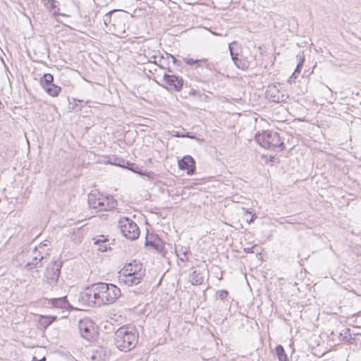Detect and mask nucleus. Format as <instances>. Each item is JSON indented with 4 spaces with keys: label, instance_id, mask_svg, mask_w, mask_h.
<instances>
[{
    "label": "nucleus",
    "instance_id": "f257e3e1",
    "mask_svg": "<svg viewBox=\"0 0 361 361\" xmlns=\"http://www.w3.org/2000/svg\"><path fill=\"white\" fill-rule=\"evenodd\" d=\"M118 282L128 286H135L133 290L136 294H143L146 289L142 286H138L142 283L145 275V270L142 269V264L134 260L126 265L120 271Z\"/></svg>",
    "mask_w": 361,
    "mask_h": 361
},
{
    "label": "nucleus",
    "instance_id": "f03ea898",
    "mask_svg": "<svg viewBox=\"0 0 361 361\" xmlns=\"http://www.w3.org/2000/svg\"><path fill=\"white\" fill-rule=\"evenodd\" d=\"M138 342V332L134 326H121L115 332V345L121 351L133 349Z\"/></svg>",
    "mask_w": 361,
    "mask_h": 361
},
{
    "label": "nucleus",
    "instance_id": "7ed1b4c3",
    "mask_svg": "<svg viewBox=\"0 0 361 361\" xmlns=\"http://www.w3.org/2000/svg\"><path fill=\"white\" fill-rule=\"evenodd\" d=\"M255 141L263 148L274 152H281L285 149L283 140L280 137L279 133L271 130H264L256 133Z\"/></svg>",
    "mask_w": 361,
    "mask_h": 361
},
{
    "label": "nucleus",
    "instance_id": "20e7f679",
    "mask_svg": "<svg viewBox=\"0 0 361 361\" xmlns=\"http://www.w3.org/2000/svg\"><path fill=\"white\" fill-rule=\"evenodd\" d=\"M87 202L92 209L98 211L112 210L117 206V201L112 195H104L97 190L89 193Z\"/></svg>",
    "mask_w": 361,
    "mask_h": 361
},
{
    "label": "nucleus",
    "instance_id": "39448f33",
    "mask_svg": "<svg viewBox=\"0 0 361 361\" xmlns=\"http://www.w3.org/2000/svg\"><path fill=\"white\" fill-rule=\"evenodd\" d=\"M104 23L107 29L114 35H123L126 32V16L121 15L118 11L112 10L107 12L104 16Z\"/></svg>",
    "mask_w": 361,
    "mask_h": 361
},
{
    "label": "nucleus",
    "instance_id": "423d86ee",
    "mask_svg": "<svg viewBox=\"0 0 361 361\" xmlns=\"http://www.w3.org/2000/svg\"><path fill=\"white\" fill-rule=\"evenodd\" d=\"M78 302L85 307H94L104 305L101 301V295L98 289L97 283L88 286L80 293L78 296Z\"/></svg>",
    "mask_w": 361,
    "mask_h": 361
},
{
    "label": "nucleus",
    "instance_id": "0eeeda50",
    "mask_svg": "<svg viewBox=\"0 0 361 361\" xmlns=\"http://www.w3.org/2000/svg\"><path fill=\"white\" fill-rule=\"evenodd\" d=\"M36 247L32 250L24 248L20 252L17 254L16 260L23 261L25 263L24 268L27 270H31L36 267H42V261L44 257L41 255L40 252L38 255H33L32 254H36Z\"/></svg>",
    "mask_w": 361,
    "mask_h": 361
},
{
    "label": "nucleus",
    "instance_id": "6e6552de",
    "mask_svg": "<svg viewBox=\"0 0 361 361\" xmlns=\"http://www.w3.org/2000/svg\"><path fill=\"white\" fill-rule=\"evenodd\" d=\"M97 283L101 295V301L104 302V305L111 304L121 296V290L116 286L103 282Z\"/></svg>",
    "mask_w": 361,
    "mask_h": 361
},
{
    "label": "nucleus",
    "instance_id": "1a4fd4ad",
    "mask_svg": "<svg viewBox=\"0 0 361 361\" xmlns=\"http://www.w3.org/2000/svg\"><path fill=\"white\" fill-rule=\"evenodd\" d=\"M62 264V262L60 260H54L47 265L44 274V283H46L51 287L57 285L61 274Z\"/></svg>",
    "mask_w": 361,
    "mask_h": 361
},
{
    "label": "nucleus",
    "instance_id": "9d476101",
    "mask_svg": "<svg viewBox=\"0 0 361 361\" xmlns=\"http://www.w3.org/2000/svg\"><path fill=\"white\" fill-rule=\"evenodd\" d=\"M118 226L123 235L126 238L134 240L140 235V228L130 218L124 217L119 220Z\"/></svg>",
    "mask_w": 361,
    "mask_h": 361
},
{
    "label": "nucleus",
    "instance_id": "9b49d317",
    "mask_svg": "<svg viewBox=\"0 0 361 361\" xmlns=\"http://www.w3.org/2000/svg\"><path fill=\"white\" fill-rule=\"evenodd\" d=\"M78 329L81 336L89 341L95 340L97 336L94 323L88 318L81 319L79 321Z\"/></svg>",
    "mask_w": 361,
    "mask_h": 361
},
{
    "label": "nucleus",
    "instance_id": "f8f14e48",
    "mask_svg": "<svg viewBox=\"0 0 361 361\" xmlns=\"http://www.w3.org/2000/svg\"><path fill=\"white\" fill-rule=\"evenodd\" d=\"M162 86L170 92H180L183 88L184 80L181 76L164 73Z\"/></svg>",
    "mask_w": 361,
    "mask_h": 361
},
{
    "label": "nucleus",
    "instance_id": "ddd939ff",
    "mask_svg": "<svg viewBox=\"0 0 361 361\" xmlns=\"http://www.w3.org/2000/svg\"><path fill=\"white\" fill-rule=\"evenodd\" d=\"M230 54L235 65L240 69L245 71L250 67V61L247 58L245 57L242 54L238 52V44L233 42L228 46Z\"/></svg>",
    "mask_w": 361,
    "mask_h": 361
},
{
    "label": "nucleus",
    "instance_id": "4468645a",
    "mask_svg": "<svg viewBox=\"0 0 361 361\" xmlns=\"http://www.w3.org/2000/svg\"><path fill=\"white\" fill-rule=\"evenodd\" d=\"M183 61L187 65L195 66L194 75L197 81L205 82L208 80V76L200 73V71H203V65L201 64V59H193L191 58L185 57L183 59Z\"/></svg>",
    "mask_w": 361,
    "mask_h": 361
},
{
    "label": "nucleus",
    "instance_id": "2eb2a0df",
    "mask_svg": "<svg viewBox=\"0 0 361 361\" xmlns=\"http://www.w3.org/2000/svg\"><path fill=\"white\" fill-rule=\"evenodd\" d=\"M265 94L270 102L274 103L284 102L288 98V96L280 92L275 85H269Z\"/></svg>",
    "mask_w": 361,
    "mask_h": 361
},
{
    "label": "nucleus",
    "instance_id": "dca6fc26",
    "mask_svg": "<svg viewBox=\"0 0 361 361\" xmlns=\"http://www.w3.org/2000/svg\"><path fill=\"white\" fill-rule=\"evenodd\" d=\"M145 245L151 246L162 255H165L164 243L157 235H152L150 237L147 236Z\"/></svg>",
    "mask_w": 361,
    "mask_h": 361
},
{
    "label": "nucleus",
    "instance_id": "f3484780",
    "mask_svg": "<svg viewBox=\"0 0 361 361\" xmlns=\"http://www.w3.org/2000/svg\"><path fill=\"white\" fill-rule=\"evenodd\" d=\"M178 166L181 170H187L188 175H192L195 171V161L191 156L186 155L178 161Z\"/></svg>",
    "mask_w": 361,
    "mask_h": 361
},
{
    "label": "nucleus",
    "instance_id": "a211bd4d",
    "mask_svg": "<svg viewBox=\"0 0 361 361\" xmlns=\"http://www.w3.org/2000/svg\"><path fill=\"white\" fill-rule=\"evenodd\" d=\"M180 92L181 93L180 97L184 99H187L189 97L192 96L198 99H202V97L205 96L204 94L197 91L194 87H191L190 85H188V84L185 82L183 88Z\"/></svg>",
    "mask_w": 361,
    "mask_h": 361
},
{
    "label": "nucleus",
    "instance_id": "6ab92c4d",
    "mask_svg": "<svg viewBox=\"0 0 361 361\" xmlns=\"http://www.w3.org/2000/svg\"><path fill=\"white\" fill-rule=\"evenodd\" d=\"M49 305H51L53 307L61 309L72 310L73 306L69 303L67 297H61L56 298H51L49 300Z\"/></svg>",
    "mask_w": 361,
    "mask_h": 361
},
{
    "label": "nucleus",
    "instance_id": "aec40b11",
    "mask_svg": "<svg viewBox=\"0 0 361 361\" xmlns=\"http://www.w3.org/2000/svg\"><path fill=\"white\" fill-rule=\"evenodd\" d=\"M297 57L299 59V62L290 77L289 78L288 82L289 83L294 82L295 80L298 78V75L301 72L302 67L303 66V63L305 61V56L303 53L302 54H299Z\"/></svg>",
    "mask_w": 361,
    "mask_h": 361
},
{
    "label": "nucleus",
    "instance_id": "412c9836",
    "mask_svg": "<svg viewBox=\"0 0 361 361\" xmlns=\"http://www.w3.org/2000/svg\"><path fill=\"white\" fill-rule=\"evenodd\" d=\"M56 0H47V2L45 3V5L47 6V9L51 13L52 16L56 18L59 16H65V14L59 13V8L56 5Z\"/></svg>",
    "mask_w": 361,
    "mask_h": 361
},
{
    "label": "nucleus",
    "instance_id": "4be33fe9",
    "mask_svg": "<svg viewBox=\"0 0 361 361\" xmlns=\"http://www.w3.org/2000/svg\"><path fill=\"white\" fill-rule=\"evenodd\" d=\"M190 280L192 285L198 286L201 285L203 283L204 277L201 273L195 270L190 275Z\"/></svg>",
    "mask_w": 361,
    "mask_h": 361
},
{
    "label": "nucleus",
    "instance_id": "5701e85b",
    "mask_svg": "<svg viewBox=\"0 0 361 361\" xmlns=\"http://www.w3.org/2000/svg\"><path fill=\"white\" fill-rule=\"evenodd\" d=\"M54 77L50 73H45L43 75V76L40 78L39 83L42 88L44 90L45 88L48 87L51 85L54 84Z\"/></svg>",
    "mask_w": 361,
    "mask_h": 361
},
{
    "label": "nucleus",
    "instance_id": "b1692460",
    "mask_svg": "<svg viewBox=\"0 0 361 361\" xmlns=\"http://www.w3.org/2000/svg\"><path fill=\"white\" fill-rule=\"evenodd\" d=\"M56 319V316H42L39 319V324L43 328L47 329Z\"/></svg>",
    "mask_w": 361,
    "mask_h": 361
},
{
    "label": "nucleus",
    "instance_id": "393cba45",
    "mask_svg": "<svg viewBox=\"0 0 361 361\" xmlns=\"http://www.w3.org/2000/svg\"><path fill=\"white\" fill-rule=\"evenodd\" d=\"M201 64L203 65V71H200V73L202 74H204V69H207L211 71H216V63L210 62L207 59H202Z\"/></svg>",
    "mask_w": 361,
    "mask_h": 361
},
{
    "label": "nucleus",
    "instance_id": "a878e982",
    "mask_svg": "<svg viewBox=\"0 0 361 361\" xmlns=\"http://www.w3.org/2000/svg\"><path fill=\"white\" fill-rule=\"evenodd\" d=\"M44 91L51 97H56L61 91V87L54 84L44 89Z\"/></svg>",
    "mask_w": 361,
    "mask_h": 361
},
{
    "label": "nucleus",
    "instance_id": "bb28decb",
    "mask_svg": "<svg viewBox=\"0 0 361 361\" xmlns=\"http://www.w3.org/2000/svg\"><path fill=\"white\" fill-rule=\"evenodd\" d=\"M275 351L279 361H288V355L281 345H278L275 348Z\"/></svg>",
    "mask_w": 361,
    "mask_h": 361
},
{
    "label": "nucleus",
    "instance_id": "cd10ccee",
    "mask_svg": "<svg viewBox=\"0 0 361 361\" xmlns=\"http://www.w3.org/2000/svg\"><path fill=\"white\" fill-rule=\"evenodd\" d=\"M189 252V249L186 247L181 246L178 250L176 249V253L179 259L184 262L185 260H188L187 255Z\"/></svg>",
    "mask_w": 361,
    "mask_h": 361
},
{
    "label": "nucleus",
    "instance_id": "c85d7f7f",
    "mask_svg": "<svg viewBox=\"0 0 361 361\" xmlns=\"http://www.w3.org/2000/svg\"><path fill=\"white\" fill-rule=\"evenodd\" d=\"M93 240H94V245L100 243H109V239L104 235L96 236L95 238H93Z\"/></svg>",
    "mask_w": 361,
    "mask_h": 361
},
{
    "label": "nucleus",
    "instance_id": "c756f323",
    "mask_svg": "<svg viewBox=\"0 0 361 361\" xmlns=\"http://www.w3.org/2000/svg\"><path fill=\"white\" fill-rule=\"evenodd\" d=\"M130 170L135 173H138L142 176H145L147 174V172H143L141 168L135 164H131Z\"/></svg>",
    "mask_w": 361,
    "mask_h": 361
},
{
    "label": "nucleus",
    "instance_id": "7c9ffc66",
    "mask_svg": "<svg viewBox=\"0 0 361 361\" xmlns=\"http://www.w3.org/2000/svg\"><path fill=\"white\" fill-rule=\"evenodd\" d=\"M96 245L98 246V250L101 252H106L109 249H111L110 243H105V244L100 243V244H97Z\"/></svg>",
    "mask_w": 361,
    "mask_h": 361
},
{
    "label": "nucleus",
    "instance_id": "2f4dec72",
    "mask_svg": "<svg viewBox=\"0 0 361 361\" xmlns=\"http://www.w3.org/2000/svg\"><path fill=\"white\" fill-rule=\"evenodd\" d=\"M167 57L171 58L172 59V62L174 65L177 66H180L181 65V61L176 59V57L172 54H168Z\"/></svg>",
    "mask_w": 361,
    "mask_h": 361
},
{
    "label": "nucleus",
    "instance_id": "473e14b6",
    "mask_svg": "<svg viewBox=\"0 0 361 361\" xmlns=\"http://www.w3.org/2000/svg\"><path fill=\"white\" fill-rule=\"evenodd\" d=\"M185 133H180L179 131H176V130H172L171 134L172 136L173 137H185Z\"/></svg>",
    "mask_w": 361,
    "mask_h": 361
},
{
    "label": "nucleus",
    "instance_id": "72a5a7b5",
    "mask_svg": "<svg viewBox=\"0 0 361 361\" xmlns=\"http://www.w3.org/2000/svg\"><path fill=\"white\" fill-rule=\"evenodd\" d=\"M228 295V293L227 290H221V291H219V297L221 299V300H224L225 298H227Z\"/></svg>",
    "mask_w": 361,
    "mask_h": 361
},
{
    "label": "nucleus",
    "instance_id": "f704fd0d",
    "mask_svg": "<svg viewBox=\"0 0 361 361\" xmlns=\"http://www.w3.org/2000/svg\"><path fill=\"white\" fill-rule=\"evenodd\" d=\"M185 135V137H188V138H190V139H196L197 140H200V139L198 138H196V136H195V134L192 133H185L184 134Z\"/></svg>",
    "mask_w": 361,
    "mask_h": 361
},
{
    "label": "nucleus",
    "instance_id": "c9c22d12",
    "mask_svg": "<svg viewBox=\"0 0 361 361\" xmlns=\"http://www.w3.org/2000/svg\"><path fill=\"white\" fill-rule=\"evenodd\" d=\"M257 218V216L255 214H254L249 220H247V221L250 224L255 221V219Z\"/></svg>",
    "mask_w": 361,
    "mask_h": 361
},
{
    "label": "nucleus",
    "instance_id": "e433bc0d",
    "mask_svg": "<svg viewBox=\"0 0 361 361\" xmlns=\"http://www.w3.org/2000/svg\"><path fill=\"white\" fill-rule=\"evenodd\" d=\"M204 361H219L217 359L212 357L209 359H204Z\"/></svg>",
    "mask_w": 361,
    "mask_h": 361
},
{
    "label": "nucleus",
    "instance_id": "4c0bfd02",
    "mask_svg": "<svg viewBox=\"0 0 361 361\" xmlns=\"http://www.w3.org/2000/svg\"><path fill=\"white\" fill-rule=\"evenodd\" d=\"M253 249H254V247H250V248H247V249H246V251H247V252H253V250H252Z\"/></svg>",
    "mask_w": 361,
    "mask_h": 361
},
{
    "label": "nucleus",
    "instance_id": "58836bf2",
    "mask_svg": "<svg viewBox=\"0 0 361 361\" xmlns=\"http://www.w3.org/2000/svg\"><path fill=\"white\" fill-rule=\"evenodd\" d=\"M343 341H345H345H349V339L347 338V336H344L343 337Z\"/></svg>",
    "mask_w": 361,
    "mask_h": 361
},
{
    "label": "nucleus",
    "instance_id": "ea45409f",
    "mask_svg": "<svg viewBox=\"0 0 361 361\" xmlns=\"http://www.w3.org/2000/svg\"><path fill=\"white\" fill-rule=\"evenodd\" d=\"M167 71H168L169 72H172V70H171L169 67V68H167Z\"/></svg>",
    "mask_w": 361,
    "mask_h": 361
},
{
    "label": "nucleus",
    "instance_id": "a19ab883",
    "mask_svg": "<svg viewBox=\"0 0 361 361\" xmlns=\"http://www.w3.org/2000/svg\"><path fill=\"white\" fill-rule=\"evenodd\" d=\"M349 331H350V329H346V331H345V334H347V333H348V332H349Z\"/></svg>",
    "mask_w": 361,
    "mask_h": 361
},
{
    "label": "nucleus",
    "instance_id": "79ce46f5",
    "mask_svg": "<svg viewBox=\"0 0 361 361\" xmlns=\"http://www.w3.org/2000/svg\"><path fill=\"white\" fill-rule=\"evenodd\" d=\"M44 360H45V358L44 357V358L39 360V361H44Z\"/></svg>",
    "mask_w": 361,
    "mask_h": 361
},
{
    "label": "nucleus",
    "instance_id": "37998d69",
    "mask_svg": "<svg viewBox=\"0 0 361 361\" xmlns=\"http://www.w3.org/2000/svg\"><path fill=\"white\" fill-rule=\"evenodd\" d=\"M95 358H96V355H93L92 359H95Z\"/></svg>",
    "mask_w": 361,
    "mask_h": 361
},
{
    "label": "nucleus",
    "instance_id": "c03bdc74",
    "mask_svg": "<svg viewBox=\"0 0 361 361\" xmlns=\"http://www.w3.org/2000/svg\"><path fill=\"white\" fill-rule=\"evenodd\" d=\"M159 67H160L161 68H164L162 66H159Z\"/></svg>",
    "mask_w": 361,
    "mask_h": 361
},
{
    "label": "nucleus",
    "instance_id": "a18cd8bd",
    "mask_svg": "<svg viewBox=\"0 0 361 361\" xmlns=\"http://www.w3.org/2000/svg\"><path fill=\"white\" fill-rule=\"evenodd\" d=\"M23 264H24V263L22 262V263H20V265H23Z\"/></svg>",
    "mask_w": 361,
    "mask_h": 361
}]
</instances>
